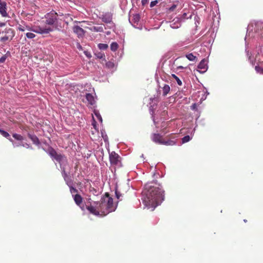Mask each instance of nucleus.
I'll return each instance as SVG.
<instances>
[{
  "instance_id": "6ab92c4d",
  "label": "nucleus",
  "mask_w": 263,
  "mask_h": 263,
  "mask_svg": "<svg viewBox=\"0 0 263 263\" xmlns=\"http://www.w3.org/2000/svg\"><path fill=\"white\" fill-rule=\"evenodd\" d=\"M90 30L94 32H102L103 31L104 29L103 26H92L90 28Z\"/></svg>"
},
{
  "instance_id": "6e6d98bb",
  "label": "nucleus",
  "mask_w": 263,
  "mask_h": 263,
  "mask_svg": "<svg viewBox=\"0 0 263 263\" xmlns=\"http://www.w3.org/2000/svg\"><path fill=\"white\" fill-rule=\"evenodd\" d=\"M167 103H164V106H166V105H167Z\"/></svg>"
},
{
  "instance_id": "a211bd4d",
  "label": "nucleus",
  "mask_w": 263,
  "mask_h": 263,
  "mask_svg": "<svg viewBox=\"0 0 263 263\" xmlns=\"http://www.w3.org/2000/svg\"><path fill=\"white\" fill-rule=\"evenodd\" d=\"M176 144V141L174 140V139H168L167 140H163L162 142V145H174Z\"/></svg>"
},
{
  "instance_id": "de8ad7c7",
  "label": "nucleus",
  "mask_w": 263,
  "mask_h": 263,
  "mask_svg": "<svg viewBox=\"0 0 263 263\" xmlns=\"http://www.w3.org/2000/svg\"><path fill=\"white\" fill-rule=\"evenodd\" d=\"M191 109L192 110L196 109V108H197L196 104V103H194L193 104H192V106H191Z\"/></svg>"
},
{
  "instance_id": "aec40b11",
  "label": "nucleus",
  "mask_w": 263,
  "mask_h": 263,
  "mask_svg": "<svg viewBox=\"0 0 263 263\" xmlns=\"http://www.w3.org/2000/svg\"><path fill=\"white\" fill-rule=\"evenodd\" d=\"M163 95L166 96L170 91V87L167 84H165L162 87Z\"/></svg>"
},
{
  "instance_id": "ea45409f",
  "label": "nucleus",
  "mask_w": 263,
  "mask_h": 263,
  "mask_svg": "<svg viewBox=\"0 0 263 263\" xmlns=\"http://www.w3.org/2000/svg\"><path fill=\"white\" fill-rule=\"evenodd\" d=\"M173 68L174 69V70L176 72L177 71H179L181 69H184L185 67L182 66H177L176 68H175V67H173Z\"/></svg>"
},
{
  "instance_id": "e433bc0d",
  "label": "nucleus",
  "mask_w": 263,
  "mask_h": 263,
  "mask_svg": "<svg viewBox=\"0 0 263 263\" xmlns=\"http://www.w3.org/2000/svg\"><path fill=\"white\" fill-rule=\"evenodd\" d=\"M158 3V0L152 1V2H151V3L150 4V7L151 8H152V7H154L155 6H156Z\"/></svg>"
},
{
  "instance_id": "412c9836",
  "label": "nucleus",
  "mask_w": 263,
  "mask_h": 263,
  "mask_svg": "<svg viewBox=\"0 0 263 263\" xmlns=\"http://www.w3.org/2000/svg\"><path fill=\"white\" fill-rule=\"evenodd\" d=\"M0 133L1 134V135L3 136H4V137L7 138L10 141H12V139H11L10 136L8 132H6V131H5V130H4L3 129H0Z\"/></svg>"
},
{
  "instance_id": "5fc2aeb1",
  "label": "nucleus",
  "mask_w": 263,
  "mask_h": 263,
  "mask_svg": "<svg viewBox=\"0 0 263 263\" xmlns=\"http://www.w3.org/2000/svg\"><path fill=\"white\" fill-rule=\"evenodd\" d=\"M260 63L261 66H263V61H260Z\"/></svg>"
},
{
  "instance_id": "2eb2a0df",
  "label": "nucleus",
  "mask_w": 263,
  "mask_h": 263,
  "mask_svg": "<svg viewBox=\"0 0 263 263\" xmlns=\"http://www.w3.org/2000/svg\"><path fill=\"white\" fill-rule=\"evenodd\" d=\"M73 197L76 203L83 210V208L81 206V204L82 202V197L79 194H76V195H73Z\"/></svg>"
},
{
  "instance_id": "ddd939ff",
  "label": "nucleus",
  "mask_w": 263,
  "mask_h": 263,
  "mask_svg": "<svg viewBox=\"0 0 263 263\" xmlns=\"http://www.w3.org/2000/svg\"><path fill=\"white\" fill-rule=\"evenodd\" d=\"M86 99L87 100L88 104L91 105H93L96 103V100L95 99V97L90 93H87L85 96Z\"/></svg>"
},
{
  "instance_id": "f704fd0d",
  "label": "nucleus",
  "mask_w": 263,
  "mask_h": 263,
  "mask_svg": "<svg viewBox=\"0 0 263 263\" xmlns=\"http://www.w3.org/2000/svg\"><path fill=\"white\" fill-rule=\"evenodd\" d=\"M102 137L105 142H108V137L105 132H101Z\"/></svg>"
},
{
  "instance_id": "f8f14e48",
  "label": "nucleus",
  "mask_w": 263,
  "mask_h": 263,
  "mask_svg": "<svg viewBox=\"0 0 263 263\" xmlns=\"http://www.w3.org/2000/svg\"><path fill=\"white\" fill-rule=\"evenodd\" d=\"M181 22L179 20L178 17L174 18L172 22H170V26L173 29H177L180 27Z\"/></svg>"
},
{
  "instance_id": "c9c22d12",
  "label": "nucleus",
  "mask_w": 263,
  "mask_h": 263,
  "mask_svg": "<svg viewBox=\"0 0 263 263\" xmlns=\"http://www.w3.org/2000/svg\"><path fill=\"white\" fill-rule=\"evenodd\" d=\"M84 53L86 55V57L89 59L91 58L92 57L91 53L88 51H84Z\"/></svg>"
},
{
  "instance_id": "1a4fd4ad",
  "label": "nucleus",
  "mask_w": 263,
  "mask_h": 263,
  "mask_svg": "<svg viewBox=\"0 0 263 263\" xmlns=\"http://www.w3.org/2000/svg\"><path fill=\"white\" fill-rule=\"evenodd\" d=\"M7 11V6L6 2L0 0V14L2 17H7L9 16Z\"/></svg>"
},
{
  "instance_id": "c756f323",
  "label": "nucleus",
  "mask_w": 263,
  "mask_h": 263,
  "mask_svg": "<svg viewBox=\"0 0 263 263\" xmlns=\"http://www.w3.org/2000/svg\"><path fill=\"white\" fill-rule=\"evenodd\" d=\"M108 45L106 44L100 43L98 44V48L100 50H106L108 48Z\"/></svg>"
},
{
  "instance_id": "c85d7f7f",
  "label": "nucleus",
  "mask_w": 263,
  "mask_h": 263,
  "mask_svg": "<svg viewBox=\"0 0 263 263\" xmlns=\"http://www.w3.org/2000/svg\"><path fill=\"white\" fill-rule=\"evenodd\" d=\"M255 69L257 73L263 74V68L260 67L259 65H256L255 67Z\"/></svg>"
},
{
  "instance_id": "dca6fc26",
  "label": "nucleus",
  "mask_w": 263,
  "mask_h": 263,
  "mask_svg": "<svg viewBox=\"0 0 263 263\" xmlns=\"http://www.w3.org/2000/svg\"><path fill=\"white\" fill-rule=\"evenodd\" d=\"M28 137L31 140L33 144L39 145L40 144V142L39 138L36 136L34 134H31L30 133L28 134Z\"/></svg>"
},
{
  "instance_id": "3c124183",
  "label": "nucleus",
  "mask_w": 263,
  "mask_h": 263,
  "mask_svg": "<svg viewBox=\"0 0 263 263\" xmlns=\"http://www.w3.org/2000/svg\"><path fill=\"white\" fill-rule=\"evenodd\" d=\"M6 25L5 23L1 22L0 23V27H3Z\"/></svg>"
},
{
  "instance_id": "7ed1b4c3",
  "label": "nucleus",
  "mask_w": 263,
  "mask_h": 263,
  "mask_svg": "<svg viewBox=\"0 0 263 263\" xmlns=\"http://www.w3.org/2000/svg\"><path fill=\"white\" fill-rule=\"evenodd\" d=\"M47 153L50 156L52 159H55L60 164V167L62 170V176L66 183L69 186L73 185V181L70 176H68L66 173L65 165L67 164V161L65 157L61 154H58L56 151L51 147H49L46 151Z\"/></svg>"
},
{
  "instance_id": "bb28decb",
  "label": "nucleus",
  "mask_w": 263,
  "mask_h": 263,
  "mask_svg": "<svg viewBox=\"0 0 263 263\" xmlns=\"http://www.w3.org/2000/svg\"><path fill=\"white\" fill-rule=\"evenodd\" d=\"M13 137L18 141H22L24 140L23 137L21 136V135L17 134H13L12 135Z\"/></svg>"
},
{
  "instance_id": "f3484780",
  "label": "nucleus",
  "mask_w": 263,
  "mask_h": 263,
  "mask_svg": "<svg viewBox=\"0 0 263 263\" xmlns=\"http://www.w3.org/2000/svg\"><path fill=\"white\" fill-rule=\"evenodd\" d=\"M192 16V15L190 13L184 12L180 17H178V18L182 23L184 22L187 19L191 18Z\"/></svg>"
},
{
  "instance_id": "72a5a7b5",
  "label": "nucleus",
  "mask_w": 263,
  "mask_h": 263,
  "mask_svg": "<svg viewBox=\"0 0 263 263\" xmlns=\"http://www.w3.org/2000/svg\"><path fill=\"white\" fill-rule=\"evenodd\" d=\"M69 187L70 189V192L72 195H74V193H77L78 192V190L75 187H73L72 185L69 186Z\"/></svg>"
},
{
  "instance_id": "c03bdc74",
  "label": "nucleus",
  "mask_w": 263,
  "mask_h": 263,
  "mask_svg": "<svg viewBox=\"0 0 263 263\" xmlns=\"http://www.w3.org/2000/svg\"><path fill=\"white\" fill-rule=\"evenodd\" d=\"M11 142H12L13 147H18V146L22 145V143L14 142L13 140Z\"/></svg>"
},
{
  "instance_id": "f03ea898",
  "label": "nucleus",
  "mask_w": 263,
  "mask_h": 263,
  "mask_svg": "<svg viewBox=\"0 0 263 263\" xmlns=\"http://www.w3.org/2000/svg\"><path fill=\"white\" fill-rule=\"evenodd\" d=\"M117 205L113 203V199L108 193L102 197L99 202H93L86 209L92 214L97 216H103L116 210Z\"/></svg>"
},
{
  "instance_id": "79ce46f5",
  "label": "nucleus",
  "mask_w": 263,
  "mask_h": 263,
  "mask_svg": "<svg viewBox=\"0 0 263 263\" xmlns=\"http://www.w3.org/2000/svg\"><path fill=\"white\" fill-rule=\"evenodd\" d=\"M9 39V37L7 35H5L3 37H1L0 41L2 42H4L7 41Z\"/></svg>"
},
{
  "instance_id": "4468645a",
  "label": "nucleus",
  "mask_w": 263,
  "mask_h": 263,
  "mask_svg": "<svg viewBox=\"0 0 263 263\" xmlns=\"http://www.w3.org/2000/svg\"><path fill=\"white\" fill-rule=\"evenodd\" d=\"M102 21L106 23H109L112 21V15L110 13H106L102 15Z\"/></svg>"
},
{
  "instance_id": "9d476101",
  "label": "nucleus",
  "mask_w": 263,
  "mask_h": 263,
  "mask_svg": "<svg viewBox=\"0 0 263 263\" xmlns=\"http://www.w3.org/2000/svg\"><path fill=\"white\" fill-rule=\"evenodd\" d=\"M72 30L74 33L77 34L79 37H82L84 35L85 31L78 25L74 26Z\"/></svg>"
},
{
  "instance_id": "b1692460",
  "label": "nucleus",
  "mask_w": 263,
  "mask_h": 263,
  "mask_svg": "<svg viewBox=\"0 0 263 263\" xmlns=\"http://www.w3.org/2000/svg\"><path fill=\"white\" fill-rule=\"evenodd\" d=\"M177 7V4H173L170 7L167 8V12L168 13L173 12Z\"/></svg>"
},
{
  "instance_id": "7c9ffc66",
  "label": "nucleus",
  "mask_w": 263,
  "mask_h": 263,
  "mask_svg": "<svg viewBox=\"0 0 263 263\" xmlns=\"http://www.w3.org/2000/svg\"><path fill=\"white\" fill-rule=\"evenodd\" d=\"M26 36L29 39H33L35 37V35L32 32H27L26 33Z\"/></svg>"
},
{
  "instance_id": "37998d69",
  "label": "nucleus",
  "mask_w": 263,
  "mask_h": 263,
  "mask_svg": "<svg viewBox=\"0 0 263 263\" xmlns=\"http://www.w3.org/2000/svg\"><path fill=\"white\" fill-rule=\"evenodd\" d=\"M97 56L98 58L100 59L105 58V55L101 53H98Z\"/></svg>"
},
{
  "instance_id": "4be33fe9",
  "label": "nucleus",
  "mask_w": 263,
  "mask_h": 263,
  "mask_svg": "<svg viewBox=\"0 0 263 263\" xmlns=\"http://www.w3.org/2000/svg\"><path fill=\"white\" fill-rule=\"evenodd\" d=\"M185 57L190 61H195L196 59V57L192 53L186 54Z\"/></svg>"
},
{
  "instance_id": "0eeeda50",
  "label": "nucleus",
  "mask_w": 263,
  "mask_h": 263,
  "mask_svg": "<svg viewBox=\"0 0 263 263\" xmlns=\"http://www.w3.org/2000/svg\"><path fill=\"white\" fill-rule=\"evenodd\" d=\"M140 16L138 13L134 14L132 16H130L129 21L133 26L135 28L141 29V25L139 24L140 22Z\"/></svg>"
},
{
  "instance_id": "5701e85b",
  "label": "nucleus",
  "mask_w": 263,
  "mask_h": 263,
  "mask_svg": "<svg viewBox=\"0 0 263 263\" xmlns=\"http://www.w3.org/2000/svg\"><path fill=\"white\" fill-rule=\"evenodd\" d=\"M118 44L116 42H112L110 44V49L112 51H116L118 48Z\"/></svg>"
},
{
  "instance_id": "2f4dec72",
  "label": "nucleus",
  "mask_w": 263,
  "mask_h": 263,
  "mask_svg": "<svg viewBox=\"0 0 263 263\" xmlns=\"http://www.w3.org/2000/svg\"><path fill=\"white\" fill-rule=\"evenodd\" d=\"M106 66L108 68H113L115 67V64L110 61H109L106 63Z\"/></svg>"
},
{
  "instance_id": "4d7b16f0",
  "label": "nucleus",
  "mask_w": 263,
  "mask_h": 263,
  "mask_svg": "<svg viewBox=\"0 0 263 263\" xmlns=\"http://www.w3.org/2000/svg\"><path fill=\"white\" fill-rule=\"evenodd\" d=\"M243 221H244V222H247V220H246V219H244V220H243Z\"/></svg>"
},
{
  "instance_id": "bf43d9fd",
  "label": "nucleus",
  "mask_w": 263,
  "mask_h": 263,
  "mask_svg": "<svg viewBox=\"0 0 263 263\" xmlns=\"http://www.w3.org/2000/svg\"><path fill=\"white\" fill-rule=\"evenodd\" d=\"M205 98H202V99L203 100H205Z\"/></svg>"
},
{
  "instance_id": "6e6552de",
  "label": "nucleus",
  "mask_w": 263,
  "mask_h": 263,
  "mask_svg": "<svg viewBox=\"0 0 263 263\" xmlns=\"http://www.w3.org/2000/svg\"><path fill=\"white\" fill-rule=\"evenodd\" d=\"M208 60L206 59H202L199 63L197 68V71L200 73H204L208 69Z\"/></svg>"
},
{
  "instance_id": "423d86ee",
  "label": "nucleus",
  "mask_w": 263,
  "mask_h": 263,
  "mask_svg": "<svg viewBox=\"0 0 263 263\" xmlns=\"http://www.w3.org/2000/svg\"><path fill=\"white\" fill-rule=\"evenodd\" d=\"M119 155L115 152H112L109 154V161L112 165L117 166H121V161L120 160Z\"/></svg>"
},
{
  "instance_id": "473e14b6",
  "label": "nucleus",
  "mask_w": 263,
  "mask_h": 263,
  "mask_svg": "<svg viewBox=\"0 0 263 263\" xmlns=\"http://www.w3.org/2000/svg\"><path fill=\"white\" fill-rule=\"evenodd\" d=\"M246 52L247 53V55L248 56V59L250 62V63L252 65H254L255 64V61H254L253 60H252V58H251V57L249 55V51H247V48L246 49Z\"/></svg>"
},
{
  "instance_id": "58836bf2",
  "label": "nucleus",
  "mask_w": 263,
  "mask_h": 263,
  "mask_svg": "<svg viewBox=\"0 0 263 263\" xmlns=\"http://www.w3.org/2000/svg\"><path fill=\"white\" fill-rule=\"evenodd\" d=\"M6 58H7V56H6V55H4L2 56V57L0 58V63H4V62L6 61Z\"/></svg>"
},
{
  "instance_id": "cd10ccee",
  "label": "nucleus",
  "mask_w": 263,
  "mask_h": 263,
  "mask_svg": "<svg viewBox=\"0 0 263 263\" xmlns=\"http://www.w3.org/2000/svg\"><path fill=\"white\" fill-rule=\"evenodd\" d=\"M192 137H191L189 135L183 137L182 138V143H186V142L190 141L192 139Z\"/></svg>"
},
{
  "instance_id": "a878e982",
  "label": "nucleus",
  "mask_w": 263,
  "mask_h": 263,
  "mask_svg": "<svg viewBox=\"0 0 263 263\" xmlns=\"http://www.w3.org/2000/svg\"><path fill=\"white\" fill-rule=\"evenodd\" d=\"M172 77L176 81V82L178 85L181 86L182 85V83L181 80L175 74H172Z\"/></svg>"
},
{
  "instance_id": "a18cd8bd",
  "label": "nucleus",
  "mask_w": 263,
  "mask_h": 263,
  "mask_svg": "<svg viewBox=\"0 0 263 263\" xmlns=\"http://www.w3.org/2000/svg\"><path fill=\"white\" fill-rule=\"evenodd\" d=\"M149 110H150V114H152V118L153 119L154 123L155 124V119H154V117L153 116L154 111L151 108H150Z\"/></svg>"
},
{
  "instance_id": "09e8293b",
  "label": "nucleus",
  "mask_w": 263,
  "mask_h": 263,
  "mask_svg": "<svg viewBox=\"0 0 263 263\" xmlns=\"http://www.w3.org/2000/svg\"><path fill=\"white\" fill-rule=\"evenodd\" d=\"M148 0H142L141 3L142 5H145L147 4Z\"/></svg>"
},
{
  "instance_id": "a19ab883",
  "label": "nucleus",
  "mask_w": 263,
  "mask_h": 263,
  "mask_svg": "<svg viewBox=\"0 0 263 263\" xmlns=\"http://www.w3.org/2000/svg\"><path fill=\"white\" fill-rule=\"evenodd\" d=\"M24 147H26L27 148H31L32 149V147L28 143H22V145Z\"/></svg>"
},
{
  "instance_id": "49530a36",
  "label": "nucleus",
  "mask_w": 263,
  "mask_h": 263,
  "mask_svg": "<svg viewBox=\"0 0 263 263\" xmlns=\"http://www.w3.org/2000/svg\"><path fill=\"white\" fill-rule=\"evenodd\" d=\"M194 19H195V24L197 26V23H198V24H199V22L198 21V20H199V18L197 16H195Z\"/></svg>"
},
{
  "instance_id": "20e7f679",
  "label": "nucleus",
  "mask_w": 263,
  "mask_h": 263,
  "mask_svg": "<svg viewBox=\"0 0 263 263\" xmlns=\"http://www.w3.org/2000/svg\"><path fill=\"white\" fill-rule=\"evenodd\" d=\"M16 28L20 31L24 32L27 30L40 34H48L53 30V29L50 27H42L39 25L29 26L23 21L21 22V24L17 25Z\"/></svg>"
},
{
  "instance_id": "4c0bfd02",
  "label": "nucleus",
  "mask_w": 263,
  "mask_h": 263,
  "mask_svg": "<svg viewBox=\"0 0 263 263\" xmlns=\"http://www.w3.org/2000/svg\"><path fill=\"white\" fill-rule=\"evenodd\" d=\"M115 195L116 198L118 199H119L120 197L122 196L121 194L119 191H118L117 189L115 191Z\"/></svg>"
},
{
  "instance_id": "f257e3e1",
  "label": "nucleus",
  "mask_w": 263,
  "mask_h": 263,
  "mask_svg": "<svg viewBox=\"0 0 263 263\" xmlns=\"http://www.w3.org/2000/svg\"><path fill=\"white\" fill-rule=\"evenodd\" d=\"M156 185V183H148L142 192L143 203L147 208H152V211L164 200V191L160 185Z\"/></svg>"
},
{
  "instance_id": "603ef678",
  "label": "nucleus",
  "mask_w": 263,
  "mask_h": 263,
  "mask_svg": "<svg viewBox=\"0 0 263 263\" xmlns=\"http://www.w3.org/2000/svg\"><path fill=\"white\" fill-rule=\"evenodd\" d=\"M9 32H12V29L11 28H9L6 31L7 33H9Z\"/></svg>"
},
{
  "instance_id": "13d9d810",
  "label": "nucleus",
  "mask_w": 263,
  "mask_h": 263,
  "mask_svg": "<svg viewBox=\"0 0 263 263\" xmlns=\"http://www.w3.org/2000/svg\"><path fill=\"white\" fill-rule=\"evenodd\" d=\"M8 54H9V53H10V52H9V51H8V52H7V54H8Z\"/></svg>"
},
{
  "instance_id": "8fccbe9b",
  "label": "nucleus",
  "mask_w": 263,
  "mask_h": 263,
  "mask_svg": "<svg viewBox=\"0 0 263 263\" xmlns=\"http://www.w3.org/2000/svg\"><path fill=\"white\" fill-rule=\"evenodd\" d=\"M77 48L79 49V50H82V47L80 45V44H77Z\"/></svg>"
},
{
  "instance_id": "9b49d317",
  "label": "nucleus",
  "mask_w": 263,
  "mask_h": 263,
  "mask_svg": "<svg viewBox=\"0 0 263 263\" xmlns=\"http://www.w3.org/2000/svg\"><path fill=\"white\" fill-rule=\"evenodd\" d=\"M152 140L155 143L159 144H162L163 141L162 136L159 134H153L152 135Z\"/></svg>"
},
{
  "instance_id": "864d4df0",
  "label": "nucleus",
  "mask_w": 263,
  "mask_h": 263,
  "mask_svg": "<svg viewBox=\"0 0 263 263\" xmlns=\"http://www.w3.org/2000/svg\"><path fill=\"white\" fill-rule=\"evenodd\" d=\"M95 124H96V121L95 120H93V122L92 123V125H93L94 127H95Z\"/></svg>"
},
{
  "instance_id": "393cba45",
  "label": "nucleus",
  "mask_w": 263,
  "mask_h": 263,
  "mask_svg": "<svg viewBox=\"0 0 263 263\" xmlns=\"http://www.w3.org/2000/svg\"><path fill=\"white\" fill-rule=\"evenodd\" d=\"M93 112H94V114L95 115L96 117L98 119V120L102 123V117H101L100 114L99 113V111L95 110Z\"/></svg>"
},
{
  "instance_id": "39448f33",
  "label": "nucleus",
  "mask_w": 263,
  "mask_h": 263,
  "mask_svg": "<svg viewBox=\"0 0 263 263\" xmlns=\"http://www.w3.org/2000/svg\"><path fill=\"white\" fill-rule=\"evenodd\" d=\"M45 23L48 25H52L57 27L58 18V14L54 11H51L45 15Z\"/></svg>"
}]
</instances>
